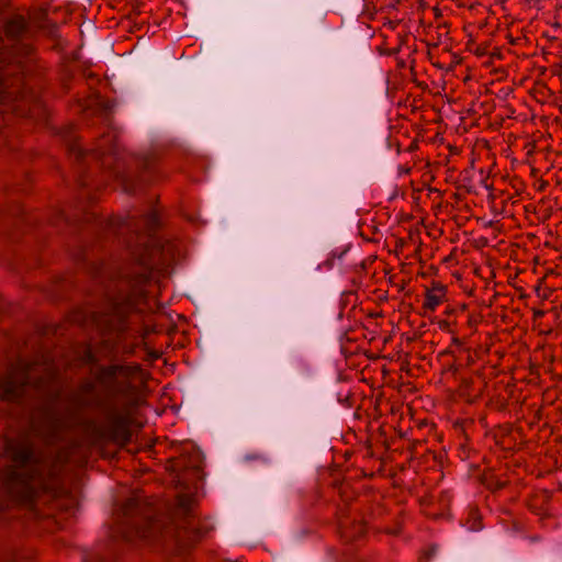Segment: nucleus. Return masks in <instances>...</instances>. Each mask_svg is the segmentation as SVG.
Returning <instances> with one entry per match:
<instances>
[{"label":"nucleus","instance_id":"f257e3e1","mask_svg":"<svg viewBox=\"0 0 562 562\" xmlns=\"http://www.w3.org/2000/svg\"><path fill=\"white\" fill-rule=\"evenodd\" d=\"M142 371L138 363L102 364L91 371L92 378L82 379L69 395V402L79 409H98L105 414L109 426L95 427L92 434L99 439H108L125 447L132 439V414L130 404L120 408L119 396H130L135 392L133 379Z\"/></svg>","mask_w":562,"mask_h":562},{"label":"nucleus","instance_id":"f03ea898","mask_svg":"<svg viewBox=\"0 0 562 562\" xmlns=\"http://www.w3.org/2000/svg\"><path fill=\"white\" fill-rule=\"evenodd\" d=\"M3 457L9 464L0 470V481L10 498L20 506L33 508L41 494L49 491V481L57 477V463L66 464L71 457L69 447L57 450L54 464L45 474L35 446L27 439L12 438L4 442Z\"/></svg>","mask_w":562,"mask_h":562},{"label":"nucleus","instance_id":"7ed1b4c3","mask_svg":"<svg viewBox=\"0 0 562 562\" xmlns=\"http://www.w3.org/2000/svg\"><path fill=\"white\" fill-rule=\"evenodd\" d=\"M33 364L18 361L12 363L4 376L0 378V400L10 403L20 402L26 387L32 384L30 373Z\"/></svg>","mask_w":562,"mask_h":562},{"label":"nucleus","instance_id":"20e7f679","mask_svg":"<svg viewBox=\"0 0 562 562\" xmlns=\"http://www.w3.org/2000/svg\"><path fill=\"white\" fill-rule=\"evenodd\" d=\"M123 516L134 519L135 536L149 539L160 530V524L154 519V509L138 498H130L122 507Z\"/></svg>","mask_w":562,"mask_h":562},{"label":"nucleus","instance_id":"39448f33","mask_svg":"<svg viewBox=\"0 0 562 562\" xmlns=\"http://www.w3.org/2000/svg\"><path fill=\"white\" fill-rule=\"evenodd\" d=\"M155 251H157V249L154 246H150L147 240L142 245L140 249L135 248L132 250L135 260L140 267V271L136 272L132 278V281H134L136 284L142 285L149 280L151 257Z\"/></svg>","mask_w":562,"mask_h":562},{"label":"nucleus","instance_id":"423d86ee","mask_svg":"<svg viewBox=\"0 0 562 562\" xmlns=\"http://www.w3.org/2000/svg\"><path fill=\"white\" fill-rule=\"evenodd\" d=\"M350 248H351V244H346V245L335 247L334 249H331L328 252L327 258L322 263H318V270L322 267H325L327 270H331L336 267L340 269L344 258L347 255V252L350 250Z\"/></svg>","mask_w":562,"mask_h":562},{"label":"nucleus","instance_id":"0eeeda50","mask_svg":"<svg viewBox=\"0 0 562 562\" xmlns=\"http://www.w3.org/2000/svg\"><path fill=\"white\" fill-rule=\"evenodd\" d=\"M27 30V21L23 15H14L9 19L3 27L4 34L8 38L18 40Z\"/></svg>","mask_w":562,"mask_h":562},{"label":"nucleus","instance_id":"6e6552de","mask_svg":"<svg viewBox=\"0 0 562 562\" xmlns=\"http://www.w3.org/2000/svg\"><path fill=\"white\" fill-rule=\"evenodd\" d=\"M142 223L145 226V235L142 236V238H146L156 231L159 224L158 215L155 212H151L147 215L142 216L140 218Z\"/></svg>","mask_w":562,"mask_h":562},{"label":"nucleus","instance_id":"1a4fd4ad","mask_svg":"<svg viewBox=\"0 0 562 562\" xmlns=\"http://www.w3.org/2000/svg\"><path fill=\"white\" fill-rule=\"evenodd\" d=\"M19 97L18 90H8L1 82H0V105L8 104L14 100H16Z\"/></svg>","mask_w":562,"mask_h":562},{"label":"nucleus","instance_id":"9d476101","mask_svg":"<svg viewBox=\"0 0 562 562\" xmlns=\"http://www.w3.org/2000/svg\"><path fill=\"white\" fill-rule=\"evenodd\" d=\"M441 303V296L432 292H428L425 299V307L434 311Z\"/></svg>","mask_w":562,"mask_h":562},{"label":"nucleus","instance_id":"9b49d317","mask_svg":"<svg viewBox=\"0 0 562 562\" xmlns=\"http://www.w3.org/2000/svg\"><path fill=\"white\" fill-rule=\"evenodd\" d=\"M66 425L59 418H55L50 422V432L48 437L55 438L58 432L64 430Z\"/></svg>","mask_w":562,"mask_h":562},{"label":"nucleus","instance_id":"f8f14e48","mask_svg":"<svg viewBox=\"0 0 562 562\" xmlns=\"http://www.w3.org/2000/svg\"><path fill=\"white\" fill-rule=\"evenodd\" d=\"M191 497L188 495L178 496V505L184 509H189L191 505Z\"/></svg>","mask_w":562,"mask_h":562},{"label":"nucleus","instance_id":"ddd939ff","mask_svg":"<svg viewBox=\"0 0 562 562\" xmlns=\"http://www.w3.org/2000/svg\"><path fill=\"white\" fill-rule=\"evenodd\" d=\"M366 527L362 522H357L353 525L351 530V536L361 535L364 531Z\"/></svg>","mask_w":562,"mask_h":562},{"label":"nucleus","instance_id":"4468645a","mask_svg":"<svg viewBox=\"0 0 562 562\" xmlns=\"http://www.w3.org/2000/svg\"><path fill=\"white\" fill-rule=\"evenodd\" d=\"M85 358H86L87 362H91L92 363V362L95 361V357H94V355L92 353V351L90 349L86 351V357Z\"/></svg>","mask_w":562,"mask_h":562},{"label":"nucleus","instance_id":"2eb2a0df","mask_svg":"<svg viewBox=\"0 0 562 562\" xmlns=\"http://www.w3.org/2000/svg\"><path fill=\"white\" fill-rule=\"evenodd\" d=\"M481 529H482V526L480 525L479 521H474L473 525L471 527H469L470 531H479Z\"/></svg>","mask_w":562,"mask_h":562},{"label":"nucleus","instance_id":"dca6fc26","mask_svg":"<svg viewBox=\"0 0 562 562\" xmlns=\"http://www.w3.org/2000/svg\"><path fill=\"white\" fill-rule=\"evenodd\" d=\"M145 333L146 334H149V333H158V330L156 328H149V326H146L145 328Z\"/></svg>","mask_w":562,"mask_h":562},{"label":"nucleus","instance_id":"f3484780","mask_svg":"<svg viewBox=\"0 0 562 562\" xmlns=\"http://www.w3.org/2000/svg\"><path fill=\"white\" fill-rule=\"evenodd\" d=\"M150 356L154 358V359H158L160 357V353L159 352H150Z\"/></svg>","mask_w":562,"mask_h":562},{"label":"nucleus","instance_id":"a211bd4d","mask_svg":"<svg viewBox=\"0 0 562 562\" xmlns=\"http://www.w3.org/2000/svg\"><path fill=\"white\" fill-rule=\"evenodd\" d=\"M385 531L387 533L395 535L397 532V529L396 528H394V529H386Z\"/></svg>","mask_w":562,"mask_h":562},{"label":"nucleus","instance_id":"6ab92c4d","mask_svg":"<svg viewBox=\"0 0 562 562\" xmlns=\"http://www.w3.org/2000/svg\"><path fill=\"white\" fill-rule=\"evenodd\" d=\"M125 301H126L127 304H134L135 303V301L131 296L126 297Z\"/></svg>","mask_w":562,"mask_h":562},{"label":"nucleus","instance_id":"aec40b11","mask_svg":"<svg viewBox=\"0 0 562 562\" xmlns=\"http://www.w3.org/2000/svg\"><path fill=\"white\" fill-rule=\"evenodd\" d=\"M436 552V548H432L431 551L428 554V559H430L431 555H434Z\"/></svg>","mask_w":562,"mask_h":562},{"label":"nucleus","instance_id":"412c9836","mask_svg":"<svg viewBox=\"0 0 562 562\" xmlns=\"http://www.w3.org/2000/svg\"><path fill=\"white\" fill-rule=\"evenodd\" d=\"M34 386H35V387H38V386H40V382H38V381H36V382L34 383Z\"/></svg>","mask_w":562,"mask_h":562},{"label":"nucleus","instance_id":"4be33fe9","mask_svg":"<svg viewBox=\"0 0 562 562\" xmlns=\"http://www.w3.org/2000/svg\"><path fill=\"white\" fill-rule=\"evenodd\" d=\"M91 424H93V422H92V420H89L86 425H87V427H88V426H89V425H91Z\"/></svg>","mask_w":562,"mask_h":562}]
</instances>
